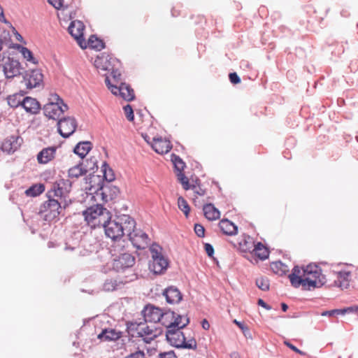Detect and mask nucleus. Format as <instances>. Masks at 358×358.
<instances>
[{
  "instance_id": "f3484780",
  "label": "nucleus",
  "mask_w": 358,
  "mask_h": 358,
  "mask_svg": "<svg viewBox=\"0 0 358 358\" xmlns=\"http://www.w3.org/2000/svg\"><path fill=\"white\" fill-rule=\"evenodd\" d=\"M3 70L6 78H13L21 74L22 67L17 60L8 57L3 64Z\"/></svg>"
},
{
  "instance_id": "6e6552de",
  "label": "nucleus",
  "mask_w": 358,
  "mask_h": 358,
  "mask_svg": "<svg viewBox=\"0 0 358 358\" xmlns=\"http://www.w3.org/2000/svg\"><path fill=\"white\" fill-rule=\"evenodd\" d=\"M159 322L169 330L175 327H186L189 323V319L173 311H166L162 313Z\"/></svg>"
},
{
  "instance_id": "338daca9",
  "label": "nucleus",
  "mask_w": 358,
  "mask_h": 358,
  "mask_svg": "<svg viewBox=\"0 0 358 358\" xmlns=\"http://www.w3.org/2000/svg\"><path fill=\"white\" fill-rule=\"evenodd\" d=\"M1 48H2V43H1V41H0V50H1Z\"/></svg>"
},
{
  "instance_id": "0e129e2a",
  "label": "nucleus",
  "mask_w": 358,
  "mask_h": 358,
  "mask_svg": "<svg viewBox=\"0 0 358 358\" xmlns=\"http://www.w3.org/2000/svg\"><path fill=\"white\" fill-rule=\"evenodd\" d=\"M0 15L3 17V9L1 6H0Z\"/></svg>"
},
{
  "instance_id": "f704fd0d",
  "label": "nucleus",
  "mask_w": 358,
  "mask_h": 358,
  "mask_svg": "<svg viewBox=\"0 0 358 358\" xmlns=\"http://www.w3.org/2000/svg\"><path fill=\"white\" fill-rule=\"evenodd\" d=\"M18 50L22 54L23 57L29 62L36 64L38 60L34 57L33 53L27 48L23 46H19Z\"/></svg>"
},
{
  "instance_id": "aec40b11",
  "label": "nucleus",
  "mask_w": 358,
  "mask_h": 358,
  "mask_svg": "<svg viewBox=\"0 0 358 358\" xmlns=\"http://www.w3.org/2000/svg\"><path fill=\"white\" fill-rule=\"evenodd\" d=\"M22 143V138L19 136H10L6 138L1 145V150L8 154L16 151Z\"/></svg>"
},
{
  "instance_id": "1a4fd4ad",
  "label": "nucleus",
  "mask_w": 358,
  "mask_h": 358,
  "mask_svg": "<svg viewBox=\"0 0 358 358\" xmlns=\"http://www.w3.org/2000/svg\"><path fill=\"white\" fill-rule=\"evenodd\" d=\"M61 201L58 199H48L41 208V213L44 214V219L50 222L57 218L60 214Z\"/></svg>"
},
{
  "instance_id": "603ef678",
  "label": "nucleus",
  "mask_w": 358,
  "mask_h": 358,
  "mask_svg": "<svg viewBox=\"0 0 358 358\" xmlns=\"http://www.w3.org/2000/svg\"><path fill=\"white\" fill-rule=\"evenodd\" d=\"M48 1L56 9H59L62 6V0H48Z\"/></svg>"
},
{
  "instance_id": "dca6fc26",
  "label": "nucleus",
  "mask_w": 358,
  "mask_h": 358,
  "mask_svg": "<svg viewBox=\"0 0 358 358\" xmlns=\"http://www.w3.org/2000/svg\"><path fill=\"white\" fill-rule=\"evenodd\" d=\"M23 79L27 87L32 89L43 84V75L39 69L27 71L23 76Z\"/></svg>"
},
{
  "instance_id": "9b49d317",
  "label": "nucleus",
  "mask_w": 358,
  "mask_h": 358,
  "mask_svg": "<svg viewBox=\"0 0 358 358\" xmlns=\"http://www.w3.org/2000/svg\"><path fill=\"white\" fill-rule=\"evenodd\" d=\"M136 336L145 343H150L161 334V331L146 324H138L136 327Z\"/></svg>"
},
{
  "instance_id": "39448f33",
  "label": "nucleus",
  "mask_w": 358,
  "mask_h": 358,
  "mask_svg": "<svg viewBox=\"0 0 358 358\" xmlns=\"http://www.w3.org/2000/svg\"><path fill=\"white\" fill-rule=\"evenodd\" d=\"M183 327H175L166 330V336L169 343L176 348L194 349L196 341L194 338L186 340L184 334L180 331Z\"/></svg>"
},
{
  "instance_id": "79ce46f5",
  "label": "nucleus",
  "mask_w": 358,
  "mask_h": 358,
  "mask_svg": "<svg viewBox=\"0 0 358 358\" xmlns=\"http://www.w3.org/2000/svg\"><path fill=\"white\" fill-rule=\"evenodd\" d=\"M17 94L9 96L7 99L8 105L13 108H16L20 105L22 106V101L17 99Z\"/></svg>"
},
{
  "instance_id": "ddd939ff",
  "label": "nucleus",
  "mask_w": 358,
  "mask_h": 358,
  "mask_svg": "<svg viewBox=\"0 0 358 358\" xmlns=\"http://www.w3.org/2000/svg\"><path fill=\"white\" fill-rule=\"evenodd\" d=\"M352 281V271L350 266L337 265V287L341 289H348Z\"/></svg>"
},
{
  "instance_id": "4d7b16f0",
  "label": "nucleus",
  "mask_w": 358,
  "mask_h": 358,
  "mask_svg": "<svg viewBox=\"0 0 358 358\" xmlns=\"http://www.w3.org/2000/svg\"><path fill=\"white\" fill-rule=\"evenodd\" d=\"M336 315V310H331L329 311H324L321 313L322 316H329L333 317Z\"/></svg>"
},
{
  "instance_id": "69168bd1",
  "label": "nucleus",
  "mask_w": 358,
  "mask_h": 358,
  "mask_svg": "<svg viewBox=\"0 0 358 358\" xmlns=\"http://www.w3.org/2000/svg\"><path fill=\"white\" fill-rule=\"evenodd\" d=\"M118 245H113V250L115 252L117 251V248Z\"/></svg>"
},
{
  "instance_id": "cd10ccee",
  "label": "nucleus",
  "mask_w": 358,
  "mask_h": 358,
  "mask_svg": "<svg viewBox=\"0 0 358 358\" xmlns=\"http://www.w3.org/2000/svg\"><path fill=\"white\" fill-rule=\"evenodd\" d=\"M203 213L205 217L209 220H216L220 218V211L211 203L203 206Z\"/></svg>"
},
{
  "instance_id": "4c0bfd02",
  "label": "nucleus",
  "mask_w": 358,
  "mask_h": 358,
  "mask_svg": "<svg viewBox=\"0 0 358 358\" xmlns=\"http://www.w3.org/2000/svg\"><path fill=\"white\" fill-rule=\"evenodd\" d=\"M122 284V282H117L115 279H109L104 282L103 289L106 292H113L120 288Z\"/></svg>"
},
{
  "instance_id": "5701e85b",
  "label": "nucleus",
  "mask_w": 358,
  "mask_h": 358,
  "mask_svg": "<svg viewBox=\"0 0 358 358\" xmlns=\"http://www.w3.org/2000/svg\"><path fill=\"white\" fill-rule=\"evenodd\" d=\"M22 106L27 113L33 115L38 114L41 109L40 103L30 96H27L22 100Z\"/></svg>"
},
{
  "instance_id": "09e8293b",
  "label": "nucleus",
  "mask_w": 358,
  "mask_h": 358,
  "mask_svg": "<svg viewBox=\"0 0 358 358\" xmlns=\"http://www.w3.org/2000/svg\"><path fill=\"white\" fill-rule=\"evenodd\" d=\"M194 231L199 237H203L205 236V229L200 224H196L194 225Z\"/></svg>"
},
{
  "instance_id": "393cba45",
  "label": "nucleus",
  "mask_w": 358,
  "mask_h": 358,
  "mask_svg": "<svg viewBox=\"0 0 358 358\" xmlns=\"http://www.w3.org/2000/svg\"><path fill=\"white\" fill-rule=\"evenodd\" d=\"M56 149L54 147L43 148L37 155V160L39 164H47L52 161L55 156Z\"/></svg>"
},
{
  "instance_id": "13d9d810",
  "label": "nucleus",
  "mask_w": 358,
  "mask_h": 358,
  "mask_svg": "<svg viewBox=\"0 0 358 358\" xmlns=\"http://www.w3.org/2000/svg\"><path fill=\"white\" fill-rule=\"evenodd\" d=\"M13 34H14L15 38L17 41H18L20 42H23L22 36L15 29H13Z\"/></svg>"
},
{
  "instance_id": "9d476101",
  "label": "nucleus",
  "mask_w": 358,
  "mask_h": 358,
  "mask_svg": "<svg viewBox=\"0 0 358 358\" xmlns=\"http://www.w3.org/2000/svg\"><path fill=\"white\" fill-rule=\"evenodd\" d=\"M105 83L108 88L113 94L119 95L122 99L128 101H132L134 99V91L128 85L125 83H121L120 86L113 85L110 83V80L108 76H106L105 79Z\"/></svg>"
},
{
  "instance_id": "e2e57ef3",
  "label": "nucleus",
  "mask_w": 358,
  "mask_h": 358,
  "mask_svg": "<svg viewBox=\"0 0 358 358\" xmlns=\"http://www.w3.org/2000/svg\"><path fill=\"white\" fill-rule=\"evenodd\" d=\"M281 307H282V310L284 312H286V311H287V310L288 309V306H287L286 303H282L281 304Z\"/></svg>"
},
{
  "instance_id": "3c124183",
  "label": "nucleus",
  "mask_w": 358,
  "mask_h": 358,
  "mask_svg": "<svg viewBox=\"0 0 358 358\" xmlns=\"http://www.w3.org/2000/svg\"><path fill=\"white\" fill-rule=\"evenodd\" d=\"M125 358H145V354L143 351L138 350L127 356Z\"/></svg>"
},
{
  "instance_id": "72a5a7b5",
  "label": "nucleus",
  "mask_w": 358,
  "mask_h": 358,
  "mask_svg": "<svg viewBox=\"0 0 358 358\" xmlns=\"http://www.w3.org/2000/svg\"><path fill=\"white\" fill-rule=\"evenodd\" d=\"M45 191V187L43 184H35L31 186L25 191L28 196H37Z\"/></svg>"
},
{
  "instance_id": "412c9836",
  "label": "nucleus",
  "mask_w": 358,
  "mask_h": 358,
  "mask_svg": "<svg viewBox=\"0 0 358 358\" xmlns=\"http://www.w3.org/2000/svg\"><path fill=\"white\" fill-rule=\"evenodd\" d=\"M151 147L157 153L163 155L169 152L172 148L170 141L162 137L154 138Z\"/></svg>"
},
{
  "instance_id": "680f3d73",
  "label": "nucleus",
  "mask_w": 358,
  "mask_h": 358,
  "mask_svg": "<svg viewBox=\"0 0 358 358\" xmlns=\"http://www.w3.org/2000/svg\"><path fill=\"white\" fill-rule=\"evenodd\" d=\"M234 323H235L241 329H244V325L241 322L237 321L236 320H234Z\"/></svg>"
},
{
  "instance_id": "4be33fe9",
  "label": "nucleus",
  "mask_w": 358,
  "mask_h": 358,
  "mask_svg": "<svg viewBox=\"0 0 358 358\" xmlns=\"http://www.w3.org/2000/svg\"><path fill=\"white\" fill-rule=\"evenodd\" d=\"M71 185L69 180L61 179L53 185L54 196L62 199L65 198L71 190Z\"/></svg>"
},
{
  "instance_id": "7ed1b4c3",
  "label": "nucleus",
  "mask_w": 358,
  "mask_h": 358,
  "mask_svg": "<svg viewBox=\"0 0 358 358\" xmlns=\"http://www.w3.org/2000/svg\"><path fill=\"white\" fill-rule=\"evenodd\" d=\"M83 215L87 224L92 229L103 227L112 218L110 212L100 204L88 208Z\"/></svg>"
},
{
  "instance_id": "f03ea898",
  "label": "nucleus",
  "mask_w": 358,
  "mask_h": 358,
  "mask_svg": "<svg viewBox=\"0 0 358 358\" xmlns=\"http://www.w3.org/2000/svg\"><path fill=\"white\" fill-rule=\"evenodd\" d=\"M136 225V221L128 215H122L115 219L108 220L103 228L106 236L112 241H120L127 231L131 230Z\"/></svg>"
},
{
  "instance_id": "a18cd8bd",
  "label": "nucleus",
  "mask_w": 358,
  "mask_h": 358,
  "mask_svg": "<svg viewBox=\"0 0 358 358\" xmlns=\"http://www.w3.org/2000/svg\"><path fill=\"white\" fill-rule=\"evenodd\" d=\"M123 109H124V112L125 116L127 118V120L129 121L134 120V111H133L131 106L130 105L127 104L125 106H124Z\"/></svg>"
},
{
  "instance_id": "f8f14e48",
  "label": "nucleus",
  "mask_w": 358,
  "mask_h": 358,
  "mask_svg": "<svg viewBox=\"0 0 358 358\" xmlns=\"http://www.w3.org/2000/svg\"><path fill=\"white\" fill-rule=\"evenodd\" d=\"M126 235L137 249H144L148 245V236L141 229H137L136 225L131 230L127 231Z\"/></svg>"
},
{
  "instance_id": "0eeeda50",
  "label": "nucleus",
  "mask_w": 358,
  "mask_h": 358,
  "mask_svg": "<svg viewBox=\"0 0 358 358\" xmlns=\"http://www.w3.org/2000/svg\"><path fill=\"white\" fill-rule=\"evenodd\" d=\"M118 63L117 59L110 56L109 55L103 53L100 56H97L94 60V66L99 73H102L106 76L108 73L114 78L115 80L120 76L115 66Z\"/></svg>"
},
{
  "instance_id": "6e6d98bb",
  "label": "nucleus",
  "mask_w": 358,
  "mask_h": 358,
  "mask_svg": "<svg viewBox=\"0 0 358 358\" xmlns=\"http://www.w3.org/2000/svg\"><path fill=\"white\" fill-rule=\"evenodd\" d=\"M159 357L160 358H177L176 355L173 351L161 353Z\"/></svg>"
},
{
  "instance_id": "e433bc0d",
  "label": "nucleus",
  "mask_w": 358,
  "mask_h": 358,
  "mask_svg": "<svg viewBox=\"0 0 358 358\" xmlns=\"http://www.w3.org/2000/svg\"><path fill=\"white\" fill-rule=\"evenodd\" d=\"M271 270L276 274L282 275L287 271V266L281 262H273L271 264Z\"/></svg>"
},
{
  "instance_id": "c85d7f7f",
  "label": "nucleus",
  "mask_w": 358,
  "mask_h": 358,
  "mask_svg": "<svg viewBox=\"0 0 358 358\" xmlns=\"http://www.w3.org/2000/svg\"><path fill=\"white\" fill-rule=\"evenodd\" d=\"M121 336V333L115 329H104L98 335V338L102 341H116Z\"/></svg>"
},
{
  "instance_id": "ea45409f",
  "label": "nucleus",
  "mask_w": 358,
  "mask_h": 358,
  "mask_svg": "<svg viewBox=\"0 0 358 358\" xmlns=\"http://www.w3.org/2000/svg\"><path fill=\"white\" fill-rule=\"evenodd\" d=\"M257 286L262 291H268L269 289V280L266 277H260L256 280Z\"/></svg>"
},
{
  "instance_id": "052dcab7",
  "label": "nucleus",
  "mask_w": 358,
  "mask_h": 358,
  "mask_svg": "<svg viewBox=\"0 0 358 358\" xmlns=\"http://www.w3.org/2000/svg\"><path fill=\"white\" fill-rule=\"evenodd\" d=\"M201 325L202 327L206 330H208L210 328V324L206 319L203 320L201 322Z\"/></svg>"
},
{
  "instance_id": "37998d69",
  "label": "nucleus",
  "mask_w": 358,
  "mask_h": 358,
  "mask_svg": "<svg viewBox=\"0 0 358 358\" xmlns=\"http://www.w3.org/2000/svg\"><path fill=\"white\" fill-rule=\"evenodd\" d=\"M172 161H173L174 166H175L176 169H177V171H178L179 172H181L183 171V169L185 166V164L180 157H178L176 155H173V158H172Z\"/></svg>"
},
{
  "instance_id": "49530a36",
  "label": "nucleus",
  "mask_w": 358,
  "mask_h": 358,
  "mask_svg": "<svg viewBox=\"0 0 358 358\" xmlns=\"http://www.w3.org/2000/svg\"><path fill=\"white\" fill-rule=\"evenodd\" d=\"M190 189L193 191L194 198L193 200L195 201L197 196H203L206 191L199 186L193 185Z\"/></svg>"
},
{
  "instance_id": "7c9ffc66",
  "label": "nucleus",
  "mask_w": 358,
  "mask_h": 358,
  "mask_svg": "<svg viewBox=\"0 0 358 358\" xmlns=\"http://www.w3.org/2000/svg\"><path fill=\"white\" fill-rule=\"evenodd\" d=\"M105 45L103 41L95 36H91L87 41H86V48H89L96 50H101L103 49Z\"/></svg>"
},
{
  "instance_id": "473e14b6",
  "label": "nucleus",
  "mask_w": 358,
  "mask_h": 358,
  "mask_svg": "<svg viewBox=\"0 0 358 358\" xmlns=\"http://www.w3.org/2000/svg\"><path fill=\"white\" fill-rule=\"evenodd\" d=\"M255 241L249 236H245L239 243V247L241 251L244 252H250L254 247Z\"/></svg>"
},
{
  "instance_id": "b1692460",
  "label": "nucleus",
  "mask_w": 358,
  "mask_h": 358,
  "mask_svg": "<svg viewBox=\"0 0 358 358\" xmlns=\"http://www.w3.org/2000/svg\"><path fill=\"white\" fill-rule=\"evenodd\" d=\"M163 294L165 296L167 303L170 304L178 303L182 299V294L179 289L173 286L166 288Z\"/></svg>"
},
{
  "instance_id": "c03bdc74",
  "label": "nucleus",
  "mask_w": 358,
  "mask_h": 358,
  "mask_svg": "<svg viewBox=\"0 0 358 358\" xmlns=\"http://www.w3.org/2000/svg\"><path fill=\"white\" fill-rule=\"evenodd\" d=\"M178 180L182 185L183 188L185 190H187L191 188V187L189 185V180L188 178L184 175V173L181 172H179L178 174Z\"/></svg>"
},
{
  "instance_id": "8fccbe9b",
  "label": "nucleus",
  "mask_w": 358,
  "mask_h": 358,
  "mask_svg": "<svg viewBox=\"0 0 358 358\" xmlns=\"http://www.w3.org/2000/svg\"><path fill=\"white\" fill-rule=\"evenodd\" d=\"M230 82L233 84H238L241 83V79L236 73H231L229 75Z\"/></svg>"
},
{
  "instance_id": "a878e982",
  "label": "nucleus",
  "mask_w": 358,
  "mask_h": 358,
  "mask_svg": "<svg viewBox=\"0 0 358 358\" xmlns=\"http://www.w3.org/2000/svg\"><path fill=\"white\" fill-rule=\"evenodd\" d=\"M251 254L257 257L259 259L264 261L268 259L269 256L268 249L262 243H255Z\"/></svg>"
},
{
  "instance_id": "a19ab883",
  "label": "nucleus",
  "mask_w": 358,
  "mask_h": 358,
  "mask_svg": "<svg viewBox=\"0 0 358 358\" xmlns=\"http://www.w3.org/2000/svg\"><path fill=\"white\" fill-rule=\"evenodd\" d=\"M110 189V187H102L99 191L100 192H96V195L98 196L99 194L101 195L102 196V199L105 201V202H107L109 200L112 199V196H109L107 193H108V190ZM111 189L113 190V192L114 193H116L117 192V189L115 187H113V188H111Z\"/></svg>"
},
{
  "instance_id": "864d4df0",
  "label": "nucleus",
  "mask_w": 358,
  "mask_h": 358,
  "mask_svg": "<svg viewBox=\"0 0 358 358\" xmlns=\"http://www.w3.org/2000/svg\"><path fill=\"white\" fill-rule=\"evenodd\" d=\"M284 344L287 346L289 348H290L291 350H292L293 351H294L296 353H299L300 355H303V352H301L299 349H298L296 347H295L294 345H293L292 343H290L289 341H284Z\"/></svg>"
},
{
  "instance_id": "4468645a",
  "label": "nucleus",
  "mask_w": 358,
  "mask_h": 358,
  "mask_svg": "<svg viewBox=\"0 0 358 358\" xmlns=\"http://www.w3.org/2000/svg\"><path fill=\"white\" fill-rule=\"evenodd\" d=\"M76 127L77 122L72 117H64L57 122L58 132L64 138H67L73 134Z\"/></svg>"
},
{
  "instance_id": "2eb2a0df",
  "label": "nucleus",
  "mask_w": 358,
  "mask_h": 358,
  "mask_svg": "<svg viewBox=\"0 0 358 358\" xmlns=\"http://www.w3.org/2000/svg\"><path fill=\"white\" fill-rule=\"evenodd\" d=\"M69 34L76 40L82 49L86 48V41L83 38L85 30L84 24L79 20H74L71 22L69 27Z\"/></svg>"
},
{
  "instance_id": "6ab92c4d",
  "label": "nucleus",
  "mask_w": 358,
  "mask_h": 358,
  "mask_svg": "<svg viewBox=\"0 0 358 358\" xmlns=\"http://www.w3.org/2000/svg\"><path fill=\"white\" fill-rule=\"evenodd\" d=\"M163 310L157 307L152 305H147L143 310V317L147 322H159Z\"/></svg>"
},
{
  "instance_id": "a211bd4d",
  "label": "nucleus",
  "mask_w": 358,
  "mask_h": 358,
  "mask_svg": "<svg viewBox=\"0 0 358 358\" xmlns=\"http://www.w3.org/2000/svg\"><path fill=\"white\" fill-rule=\"evenodd\" d=\"M135 264V258L129 253L124 252L114 259L113 268L117 271L131 267Z\"/></svg>"
},
{
  "instance_id": "423d86ee",
  "label": "nucleus",
  "mask_w": 358,
  "mask_h": 358,
  "mask_svg": "<svg viewBox=\"0 0 358 358\" xmlns=\"http://www.w3.org/2000/svg\"><path fill=\"white\" fill-rule=\"evenodd\" d=\"M152 262L149 268L155 274L164 273L169 264V260L162 254V248L157 244H152L150 248Z\"/></svg>"
},
{
  "instance_id": "de8ad7c7",
  "label": "nucleus",
  "mask_w": 358,
  "mask_h": 358,
  "mask_svg": "<svg viewBox=\"0 0 358 358\" xmlns=\"http://www.w3.org/2000/svg\"><path fill=\"white\" fill-rule=\"evenodd\" d=\"M337 315L345 314H357V308L354 307H348L346 308L338 309L336 310Z\"/></svg>"
},
{
  "instance_id": "c756f323",
  "label": "nucleus",
  "mask_w": 358,
  "mask_h": 358,
  "mask_svg": "<svg viewBox=\"0 0 358 358\" xmlns=\"http://www.w3.org/2000/svg\"><path fill=\"white\" fill-rule=\"evenodd\" d=\"M91 148V143L90 142H80L74 148V152L83 159L87 155Z\"/></svg>"
},
{
  "instance_id": "2f4dec72",
  "label": "nucleus",
  "mask_w": 358,
  "mask_h": 358,
  "mask_svg": "<svg viewBox=\"0 0 358 358\" xmlns=\"http://www.w3.org/2000/svg\"><path fill=\"white\" fill-rule=\"evenodd\" d=\"M87 172V169L83 168V163H80L69 170V176L71 178H78Z\"/></svg>"
},
{
  "instance_id": "bb28decb",
  "label": "nucleus",
  "mask_w": 358,
  "mask_h": 358,
  "mask_svg": "<svg viewBox=\"0 0 358 358\" xmlns=\"http://www.w3.org/2000/svg\"><path fill=\"white\" fill-rule=\"evenodd\" d=\"M219 227L223 234L234 236L237 234V227L227 219H223L219 222Z\"/></svg>"
},
{
  "instance_id": "5fc2aeb1",
  "label": "nucleus",
  "mask_w": 358,
  "mask_h": 358,
  "mask_svg": "<svg viewBox=\"0 0 358 358\" xmlns=\"http://www.w3.org/2000/svg\"><path fill=\"white\" fill-rule=\"evenodd\" d=\"M204 248H205V251L207 253V255L209 257H212L214 253L213 247L209 243H206L204 245Z\"/></svg>"
},
{
  "instance_id": "58836bf2",
  "label": "nucleus",
  "mask_w": 358,
  "mask_h": 358,
  "mask_svg": "<svg viewBox=\"0 0 358 358\" xmlns=\"http://www.w3.org/2000/svg\"><path fill=\"white\" fill-rule=\"evenodd\" d=\"M178 208L183 212L185 217H187L189 214L190 207L187 203V201L183 197H178Z\"/></svg>"
},
{
  "instance_id": "20e7f679",
  "label": "nucleus",
  "mask_w": 358,
  "mask_h": 358,
  "mask_svg": "<svg viewBox=\"0 0 358 358\" xmlns=\"http://www.w3.org/2000/svg\"><path fill=\"white\" fill-rule=\"evenodd\" d=\"M43 114L49 119L57 120L65 111L68 106L63 99L56 93H50L47 103L42 108Z\"/></svg>"
},
{
  "instance_id": "774afa93",
  "label": "nucleus",
  "mask_w": 358,
  "mask_h": 358,
  "mask_svg": "<svg viewBox=\"0 0 358 358\" xmlns=\"http://www.w3.org/2000/svg\"><path fill=\"white\" fill-rule=\"evenodd\" d=\"M145 141L148 142V140L146 138V137H144Z\"/></svg>"
},
{
  "instance_id": "bf43d9fd",
  "label": "nucleus",
  "mask_w": 358,
  "mask_h": 358,
  "mask_svg": "<svg viewBox=\"0 0 358 358\" xmlns=\"http://www.w3.org/2000/svg\"><path fill=\"white\" fill-rule=\"evenodd\" d=\"M258 304H259V306H262L263 308H264L267 309V310H270V309H271V307H270L268 305H267V304L264 301V300H262V299H259L258 300Z\"/></svg>"
},
{
  "instance_id": "c9c22d12",
  "label": "nucleus",
  "mask_w": 358,
  "mask_h": 358,
  "mask_svg": "<svg viewBox=\"0 0 358 358\" xmlns=\"http://www.w3.org/2000/svg\"><path fill=\"white\" fill-rule=\"evenodd\" d=\"M101 171L103 173V176L106 180L108 182H112L115 180V173L113 169L106 163H103V164L102 165Z\"/></svg>"
},
{
  "instance_id": "f257e3e1",
  "label": "nucleus",
  "mask_w": 358,
  "mask_h": 358,
  "mask_svg": "<svg viewBox=\"0 0 358 358\" xmlns=\"http://www.w3.org/2000/svg\"><path fill=\"white\" fill-rule=\"evenodd\" d=\"M323 275L320 268L316 264H310L306 267L294 266L289 279L291 285L297 288L310 290L323 285Z\"/></svg>"
}]
</instances>
